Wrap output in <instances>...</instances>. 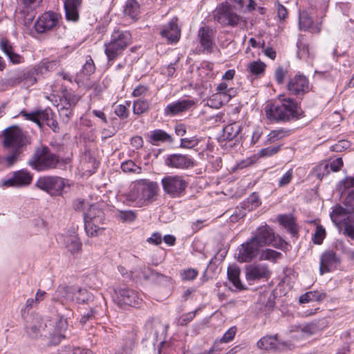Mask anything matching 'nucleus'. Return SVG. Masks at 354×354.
<instances>
[{
    "instance_id": "obj_25",
    "label": "nucleus",
    "mask_w": 354,
    "mask_h": 354,
    "mask_svg": "<svg viewBox=\"0 0 354 354\" xmlns=\"http://www.w3.org/2000/svg\"><path fill=\"white\" fill-rule=\"evenodd\" d=\"M78 227H73V234L68 236V252L74 258H77L82 251V243L76 233Z\"/></svg>"
},
{
    "instance_id": "obj_45",
    "label": "nucleus",
    "mask_w": 354,
    "mask_h": 354,
    "mask_svg": "<svg viewBox=\"0 0 354 354\" xmlns=\"http://www.w3.org/2000/svg\"><path fill=\"white\" fill-rule=\"evenodd\" d=\"M266 64L261 61H254L250 63L248 69L254 75H259L264 73Z\"/></svg>"
},
{
    "instance_id": "obj_17",
    "label": "nucleus",
    "mask_w": 354,
    "mask_h": 354,
    "mask_svg": "<svg viewBox=\"0 0 354 354\" xmlns=\"http://www.w3.org/2000/svg\"><path fill=\"white\" fill-rule=\"evenodd\" d=\"M261 247L252 238L243 243L239 249L237 259L239 262H250L257 257Z\"/></svg>"
},
{
    "instance_id": "obj_12",
    "label": "nucleus",
    "mask_w": 354,
    "mask_h": 354,
    "mask_svg": "<svg viewBox=\"0 0 354 354\" xmlns=\"http://www.w3.org/2000/svg\"><path fill=\"white\" fill-rule=\"evenodd\" d=\"M286 88L290 95L302 97L311 90V85L305 75L298 74L289 79Z\"/></svg>"
},
{
    "instance_id": "obj_44",
    "label": "nucleus",
    "mask_w": 354,
    "mask_h": 354,
    "mask_svg": "<svg viewBox=\"0 0 354 354\" xmlns=\"http://www.w3.org/2000/svg\"><path fill=\"white\" fill-rule=\"evenodd\" d=\"M121 169L126 173L140 174L142 171V168L131 160L123 162L121 164Z\"/></svg>"
},
{
    "instance_id": "obj_43",
    "label": "nucleus",
    "mask_w": 354,
    "mask_h": 354,
    "mask_svg": "<svg viewBox=\"0 0 354 354\" xmlns=\"http://www.w3.org/2000/svg\"><path fill=\"white\" fill-rule=\"evenodd\" d=\"M261 204V202L259 195L257 193L253 192L248 196L244 205L248 211H252L258 207Z\"/></svg>"
},
{
    "instance_id": "obj_2",
    "label": "nucleus",
    "mask_w": 354,
    "mask_h": 354,
    "mask_svg": "<svg viewBox=\"0 0 354 354\" xmlns=\"http://www.w3.org/2000/svg\"><path fill=\"white\" fill-rule=\"evenodd\" d=\"M265 113L266 118L274 122L297 120L303 117L300 106L291 97H282L278 102L268 104Z\"/></svg>"
},
{
    "instance_id": "obj_54",
    "label": "nucleus",
    "mask_w": 354,
    "mask_h": 354,
    "mask_svg": "<svg viewBox=\"0 0 354 354\" xmlns=\"http://www.w3.org/2000/svg\"><path fill=\"white\" fill-rule=\"evenodd\" d=\"M0 49L6 56H8V55H10L14 50V48L11 42L6 38L1 39Z\"/></svg>"
},
{
    "instance_id": "obj_8",
    "label": "nucleus",
    "mask_w": 354,
    "mask_h": 354,
    "mask_svg": "<svg viewBox=\"0 0 354 354\" xmlns=\"http://www.w3.org/2000/svg\"><path fill=\"white\" fill-rule=\"evenodd\" d=\"M30 144L27 131L17 126L8 127L4 131L3 146L8 149H23Z\"/></svg>"
},
{
    "instance_id": "obj_11",
    "label": "nucleus",
    "mask_w": 354,
    "mask_h": 354,
    "mask_svg": "<svg viewBox=\"0 0 354 354\" xmlns=\"http://www.w3.org/2000/svg\"><path fill=\"white\" fill-rule=\"evenodd\" d=\"M35 186L50 195L57 196L62 194L65 182L59 176H46L39 178Z\"/></svg>"
},
{
    "instance_id": "obj_26",
    "label": "nucleus",
    "mask_w": 354,
    "mask_h": 354,
    "mask_svg": "<svg viewBox=\"0 0 354 354\" xmlns=\"http://www.w3.org/2000/svg\"><path fill=\"white\" fill-rule=\"evenodd\" d=\"M299 28L302 30H309L312 33L318 34L322 30V23L313 24V19L306 12H303L299 16Z\"/></svg>"
},
{
    "instance_id": "obj_22",
    "label": "nucleus",
    "mask_w": 354,
    "mask_h": 354,
    "mask_svg": "<svg viewBox=\"0 0 354 354\" xmlns=\"http://www.w3.org/2000/svg\"><path fill=\"white\" fill-rule=\"evenodd\" d=\"M32 174L25 169L15 171L13 176L3 182L4 186L12 187H26L29 185L32 181Z\"/></svg>"
},
{
    "instance_id": "obj_38",
    "label": "nucleus",
    "mask_w": 354,
    "mask_h": 354,
    "mask_svg": "<svg viewBox=\"0 0 354 354\" xmlns=\"http://www.w3.org/2000/svg\"><path fill=\"white\" fill-rule=\"evenodd\" d=\"M124 12L132 19H136L140 13V5L136 0H128L126 3Z\"/></svg>"
},
{
    "instance_id": "obj_34",
    "label": "nucleus",
    "mask_w": 354,
    "mask_h": 354,
    "mask_svg": "<svg viewBox=\"0 0 354 354\" xmlns=\"http://www.w3.org/2000/svg\"><path fill=\"white\" fill-rule=\"evenodd\" d=\"M60 66V60H43L37 66L36 71L39 75H44L49 71L57 69Z\"/></svg>"
},
{
    "instance_id": "obj_19",
    "label": "nucleus",
    "mask_w": 354,
    "mask_h": 354,
    "mask_svg": "<svg viewBox=\"0 0 354 354\" xmlns=\"http://www.w3.org/2000/svg\"><path fill=\"white\" fill-rule=\"evenodd\" d=\"M194 160L187 155L173 153L167 156L165 164L169 167L174 169H187L194 166Z\"/></svg>"
},
{
    "instance_id": "obj_42",
    "label": "nucleus",
    "mask_w": 354,
    "mask_h": 354,
    "mask_svg": "<svg viewBox=\"0 0 354 354\" xmlns=\"http://www.w3.org/2000/svg\"><path fill=\"white\" fill-rule=\"evenodd\" d=\"M149 102L144 99H138L133 102V111L135 114L140 115L149 111Z\"/></svg>"
},
{
    "instance_id": "obj_64",
    "label": "nucleus",
    "mask_w": 354,
    "mask_h": 354,
    "mask_svg": "<svg viewBox=\"0 0 354 354\" xmlns=\"http://www.w3.org/2000/svg\"><path fill=\"white\" fill-rule=\"evenodd\" d=\"M276 9L277 10V16L280 20H284L288 16L287 9L279 3L276 5Z\"/></svg>"
},
{
    "instance_id": "obj_48",
    "label": "nucleus",
    "mask_w": 354,
    "mask_h": 354,
    "mask_svg": "<svg viewBox=\"0 0 354 354\" xmlns=\"http://www.w3.org/2000/svg\"><path fill=\"white\" fill-rule=\"evenodd\" d=\"M118 218L122 222H133L136 218V213L133 210H120L118 212Z\"/></svg>"
},
{
    "instance_id": "obj_32",
    "label": "nucleus",
    "mask_w": 354,
    "mask_h": 354,
    "mask_svg": "<svg viewBox=\"0 0 354 354\" xmlns=\"http://www.w3.org/2000/svg\"><path fill=\"white\" fill-rule=\"evenodd\" d=\"M318 330L317 326L311 322L305 325L295 326L290 330V332L299 333L302 338H305L315 334Z\"/></svg>"
},
{
    "instance_id": "obj_47",
    "label": "nucleus",
    "mask_w": 354,
    "mask_h": 354,
    "mask_svg": "<svg viewBox=\"0 0 354 354\" xmlns=\"http://www.w3.org/2000/svg\"><path fill=\"white\" fill-rule=\"evenodd\" d=\"M225 99L220 94H213L207 101V104L214 109H219L223 104Z\"/></svg>"
},
{
    "instance_id": "obj_29",
    "label": "nucleus",
    "mask_w": 354,
    "mask_h": 354,
    "mask_svg": "<svg viewBox=\"0 0 354 354\" xmlns=\"http://www.w3.org/2000/svg\"><path fill=\"white\" fill-rule=\"evenodd\" d=\"M39 75L35 67L28 71L19 72L15 77L17 82H24L27 85H32L37 82L36 76Z\"/></svg>"
},
{
    "instance_id": "obj_24",
    "label": "nucleus",
    "mask_w": 354,
    "mask_h": 354,
    "mask_svg": "<svg viewBox=\"0 0 354 354\" xmlns=\"http://www.w3.org/2000/svg\"><path fill=\"white\" fill-rule=\"evenodd\" d=\"M214 30L209 26L201 27L198 31V37L201 45L208 52H212L214 46Z\"/></svg>"
},
{
    "instance_id": "obj_23",
    "label": "nucleus",
    "mask_w": 354,
    "mask_h": 354,
    "mask_svg": "<svg viewBox=\"0 0 354 354\" xmlns=\"http://www.w3.org/2000/svg\"><path fill=\"white\" fill-rule=\"evenodd\" d=\"M195 104V102L192 100H181L177 102L169 104L164 110V114L166 116H174L180 113L185 112Z\"/></svg>"
},
{
    "instance_id": "obj_61",
    "label": "nucleus",
    "mask_w": 354,
    "mask_h": 354,
    "mask_svg": "<svg viewBox=\"0 0 354 354\" xmlns=\"http://www.w3.org/2000/svg\"><path fill=\"white\" fill-rule=\"evenodd\" d=\"M96 313V310L91 307L89 304V310L87 313H84L82 315V318L80 319V322L82 324L86 323L87 321L92 319L95 317V315Z\"/></svg>"
},
{
    "instance_id": "obj_6",
    "label": "nucleus",
    "mask_w": 354,
    "mask_h": 354,
    "mask_svg": "<svg viewBox=\"0 0 354 354\" xmlns=\"http://www.w3.org/2000/svg\"><path fill=\"white\" fill-rule=\"evenodd\" d=\"M104 203L91 205L86 213L84 214L85 231L90 236L101 234L104 227L105 214L103 209Z\"/></svg>"
},
{
    "instance_id": "obj_14",
    "label": "nucleus",
    "mask_w": 354,
    "mask_h": 354,
    "mask_svg": "<svg viewBox=\"0 0 354 354\" xmlns=\"http://www.w3.org/2000/svg\"><path fill=\"white\" fill-rule=\"evenodd\" d=\"M60 18V15L57 12H46L36 20L34 24L35 29L38 33L48 32L57 26Z\"/></svg>"
},
{
    "instance_id": "obj_1",
    "label": "nucleus",
    "mask_w": 354,
    "mask_h": 354,
    "mask_svg": "<svg viewBox=\"0 0 354 354\" xmlns=\"http://www.w3.org/2000/svg\"><path fill=\"white\" fill-rule=\"evenodd\" d=\"M48 323L50 325V322L45 321L41 316L36 315L32 317L31 322L27 325V333L32 338H37L39 336L48 337L50 339V344L56 346L65 338L66 318L64 315L60 316L53 330L46 332Z\"/></svg>"
},
{
    "instance_id": "obj_21",
    "label": "nucleus",
    "mask_w": 354,
    "mask_h": 354,
    "mask_svg": "<svg viewBox=\"0 0 354 354\" xmlns=\"http://www.w3.org/2000/svg\"><path fill=\"white\" fill-rule=\"evenodd\" d=\"M169 43H176L180 37V29L178 26V18L173 17L168 24L165 25L160 32Z\"/></svg>"
},
{
    "instance_id": "obj_15",
    "label": "nucleus",
    "mask_w": 354,
    "mask_h": 354,
    "mask_svg": "<svg viewBox=\"0 0 354 354\" xmlns=\"http://www.w3.org/2000/svg\"><path fill=\"white\" fill-rule=\"evenodd\" d=\"M341 263V257L333 250H328L320 256L319 274L323 275L333 271Z\"/></svg>"
},
{
    "instance_id": "obj_10",
    "label": "nucleus",
    "mask_w": 354,
    "mask_h": 354,
    "mask_svg": "<svg viewBox=\"0 0 354 354\" xmlns=\"http://www.w3.org/2000/svg\"><path fill=\"white\" fill-rule=\"evenodd\" d=\"M115 292V297L114 299L122 307L126 306L138 307L142 301L136 290L127 286L118 287Z\"/></svg>"
},
{
    "instance_id": "obj_55",
    "label": "nucleus",
    "mask_w": 354,
    "mask_h": 354,
    "mask_svg": "<svg viewBox=\"0 0 354 354\" xmlns=\"http://www.w3.org/2000/svg\"><path fill=\"white\" fill-rule=\"evenodd\" d=\"M198 144V140L195 137L192 138H181L180 140V147L182 148H193L197 146Z\"/></svg>"
},
{
    "instance_id": "obj_56",
    "label": "nucleus",
    "mask_w": 354,
    "mask_h": 354,
    "mask_svg": "<svg viewBox=\"0 0 354 354\" xmlns=\"http://www.w3.org/2000/svg\"><path fill=\"white\" fill-rule=\"evenodd\" d=\"M350 147V142L348 140H342L330 147V150L336 152H341Z\"/></svg>"
},
{
    "instance_id": "obj_59",
    "label": "nucleus",
    "mask_w": 354,
    "mask_h": 354,
    "mask_svg": "<svg viewBox=\"0 0 354 354\" xmlns=\"http://www.w3.org/2000/svg\"><path fill=\"white\" fill-rule=\"evenodd\" d=\"M236 333V327L235 326L231 327L224 333L223 336L222 337V338L221 339V342L227 343V342L232 341L234 339Z\"/></svg>"
},
{
    "instance_id": "obj_36",
    "label": "nucleus",
    "mask_w": 354,
    "mask_h": 354,
    "mask_svg": "<svg viewBox=\"0 0 354 354\" xmlns=\"http://www.w3.org/2000/svg\"><path fill=\"white\" fill-rule=\"evenodd\" d=\"M172 142L173 140L169 134L162 129H156L151 132L150 142L153 145H157L158 142Z\"/></svg>"
},
{
    "instance_id": "obj_62",
    "label": "nucleus",
    "mask_w": 354,
    "mask_h": 354,
    "mask_svg": "<svg viewBox=\"0 0 354 354\" xmlns=\"http://www.w3.org/2000/svg\"><path fill=\"white\" fill-rule=\"evenodd\" d=\"M10 62L13 64H21L24 62V58L13 50L8 56H7Z\"/></svg>"
},
{
    "instance_id": "obj_18",
    "label": "nucleus",
    "mask_w": 354,
    "mask_h": 354,
    "mask_svg": "<svg viewBox=\"0 0 354 354\" xmlns=\"http://www.w3.org/2000/svg\"><path fill=\"white\" fill-rule=\"evenodd\" d=\"M335 222H338L340 227H344L343 234L351 239H354V214L344 213L342 215H335L334 209L330 214Z\"/></svg>"
},
{
    "instance_id": "obj_41",
    "label": "nucleus",
    "mask_w": 354,
    "mask_h": 354,
    "mask_svg": "<svg viewBox=\"0 0 354 354\" xmlns=\"http://www.w3.org/2000/svg\"><path fill=\"white\" fill-rule=\"evenodd\" d=\"M297 57L301 59H306L307 61H311L313 58V55L310 51L309 46L299 41L297 44Z\"/></svg>"
},
{
    "instance_id": "obj_3",
    "label": "nucleus",
    "mask_w": 354,
    "mask_h": 354,
    "mask_svg": "<svg viewBox=\"0 0 354 354\" xmlns=\"http://www.w3.org/2000/svg\"><path fill=\"white\" fill-rule=\"evenodd\" d=\"M265 113L266 118L274 122L297 120L303 117L300 106L291 97H282L278 102L268 104Z\"/></svg>"
},
{
    "instance_id": "obj_50",
    "label": "nucleus",
    "mask_w": 354,
    "mask_h": 354,
    "mask_svg": "<svg viewBox=\"0 0 354 354\" xmlns=\"http://www.w3.org/2000/svg\"><path fill=\"white\" fill-rule=\"evenodd\" d=\"M281 256V254L279 252L271 249H266L262 251L261 259L275 261Z\"/></svg>"
},
{
    "instance_id": "obj_9",
    "label": "nucleus",
    "mask_w": 354,
    "mask_h": 354,
    "mask_svg": "<svg viewBox=\"0 0 354 354\" xmlns=\"http://www.w3.org/2000/svg\"><path fill=\"white\" fill-rule=\"evenodd\" d=\"M164 192L172 198L185 195L189 183L183 176H166L161 180Z\"/></svg>"
},
{
    "instance_id": "obj_20",
    "label": "nucleus",
    "mask_w": 354,
    "mask_h": 354,
    "mask_svg": "<svg viewBox=\"0 0 354 354\" xmlns=\"http://www.w3.org/2000/svg\"><path fill=\"white\" fill-rule=\"evenodd\" d=\"M252 239L255 241L261 248L268 245H275L274 243L275 241L274 233L272 229L267 225L259 227Z\"/></svg>"
},
{
    "instance_id": "obj_40",
    "label": "nucleus",
    "mask_w": 354,
    "mask_h": 354,
    "mask_svg": "<svg viewBox=\"0 0 354 354\" xmlns=\"http://www.w3.org/2000/svg\"><path fill=\"white\" fill-rule=\"evenodd\" d=\"M240 131V127L236 123L230 124L223 128L225 139L232 140L236 138Z\"/></svg>"
},
{
    "instance_id": "obj_39",
    "label": "nucleus",
    "mask_w": 354,
    "mask_h": 354,
    "mask_svg": "<svg viewBox=\"0 0 354 354\" xmlns=\"http://www.w3.org/2000/svg\"><path fill=\"white\" fill-rule=\"evenodd\" d=\"M291 133L290 129H279L277 130H272L267 136L266 143L271 144L277 140H279L286 136H288Z\"/></svg>"
},
{
    "instance_id": "obj_13",
    "label": "nucleus",
    "mask_w": 354,
    "mask_h": 354,
    "mask_svg": "<svg viewBox=\"0 0 354 354\" xmlns=\"http://www.w3.org/2000/svg\"><path fill=\"white\" fill-rule=\"evenodd\" d=\"M215 20L223 26H236L241 17L234 10L227 5H222L219 7L214 15Z\"/></svg>"
},
{
    "instance_id": "obj_58",
    "label": "nucleus",
    "mask_w": 354,
    "mask_h": 354,
    "mask_svg": "<svg viewBox=\"0 0 354 354\" xmlns=\"http://www.w3.org/2000/svg\"><path fill=\"white\" fill-rule=\"evenodd\" d=\"M198 309L183 315L178 319V324L181 326H185L189 323L196 316Z\"/></svg>"
},
{
    "instance_id": "obj_33",
    "label": "nucleus",
    "mask_w": 354,
    "mask_h": 354,
    "mask_svg": "<svg viewBox=\"0 0 354 354\" xmlns=\"http://www.w3.org/2000/svg\"><path fill=\"white\" fill-rule=\"evenodd\" d=\"M258 348L264 350H278L277 335L265 336L261 338L257 344Z\"/></svg>"
},
{
    "instance_id": "obj_60",
    "label": "nucleus",
    "mask_w": 354,
    "mask_h": 354,
    "mask_svg": "<svg viewBox=\"0 0 354 354\" xmlns=\"http://www.w3.org/2000/svg\"><path fill=\"white\" fill-rule=\"evenodd\" d=\"M292 178V169H290L279 179V186L283 187L289 184Z\"/></svg>"
},
{
    "instance_id": "obj_5",
    "label": "nucleus",
    "mask_w": 354,
    "mask_h": 354,
    "mask_svg": "<svg viewBox=\"0 0 354 354\" xmlns=\"http://www.w3.org/2000/svg\"><path fill=\"white\" fill-rule=\"evenodd\" d=\"M61 163L59 156L52 153L50 149L46 146L37 148L28 161V165L37 171H45L57 168Z\"/></svg>"
},
{
    "instance_id": "obj_7",
    "label": "nucleus",
    "mask_w": 354,
    "mask_h": 354,
    "mask_svg": "<svg viewBox=\"0 0 354 354\" xmlns=\"http://www.w3.org/2000/svg\"><path fill=\"white\" fill-rule=\"evenodd\" d=\"M131 44V35L129 31L114 30L109 43L105 44L104 53L109 62L120 56Z\"/></svg>"
},
{
    "instance_id": "obj_4",
    "label": "nucleus",
    "mask_w": 354,
    "mask_h": 354,
    "mask_svg": "<svg viewBox=\"0 0 354 354\" xmlns=\"http://www.w3.org/2000/svg\"><path fill=\"white\" fill-rule=\"evenodd\" d=\"M156 183L142 180L133 185L126 194V200L134 203L135 206L141 207L147 205L153 201L156 194Z\"/></svg>"
},
{
    "instance_id": "obj_30",
    "label": "nucleus",
    "mask_w": 354,
    "mask_h": 354,
    "mask_svg": "<svg viewBox=\"0 0 354 354\" xmlns=\"http://www.w3.org/2000/svg\"><path fill=\"white\" fill-rule=\"evenodd\" d=\"M71 299L80 304H90L93 300V296L89 293L86 289L78 288L76 291L73 293L71 296Z\"/></svg>"
},
{
    "instance_id": "obj_51",
    "label": "nucleus",
    "mask_w": 354,
    "mask_h": 354,
    "mask_svg": "<svg viewBox=\"0 0 354 354\" xmlns=\"http://www.w3.org/2000/svg\"><path fill=\"white\" fill-rule=\"evenodd\" d=\"M281 149V145L271 146L261 149L259 155L261 157H270L277 153Z\"/></svg>"
},
{
    "instance_id": "obj_16",
    "label": "nucleus",
    "mask_w": 354,
    "mask_h": 354,
    "mask_svg": "<svg viewBox=\"0 0 354 354\" xmlns=\"http://www.w3.org/2000/svg\"><path fill=\"white\" fill-rule=\"evenodd\" d=\"M271 272L267 265L263 263H252L245 267V278L248 281L268 280Z\"/></svg>"
},
{
    "instance_id": "obj_37",
    "label": "nucleus",
    "mask_w": 354,
    "mask_h": 354,
    "mask_svg": "<svg viewBox=\"0 0 354 354\" xmlns=\"http://www.w3.org/2000/svg\"><path fill=\"white\" fill-rule=\"evenodd\" d=\"M326 297V293L318 291H309L299 297V303L305 304L312 301H322Z\"/></svg>"
},
{
    "instance_id": "obj_49",
    "label": "nucleus",
    "mask_w": 354,
    "mask_h": 354,
    "mask_svg": "<svg viewBox=\"0 0 354 354\" xmlns=\"http://www.w3.org/2000/svg\"><path fill=\"white\" fill-rule=\"evenodd\" d=\"M95 71V66L91 55L86 57L85 63L82 67V72L86 75L93 74Z\"/></svg>"
},
{
    "instance_id": "obj_53",
    "label": "nucleus",
    "mask_w": 354,
    "mask_h": 354,
    "mask_svg": "<svg viewBox=\"0 0 354 354\" xmlns=\"http://www.w3.org/2000/svg\"><path fill=\"white\" fill-rule=\"evenodd\" d=\"M10 153L8 155L5 160L9 166L14 165L18 160L19 156L23 151L17 149H10Z\"/></svg>"
},
{
    "instance_id": "obj_27",
    "label": "nucleus",
    "mask_w": 354,
    "mask_h": 354,
    "mask_svg": "<svg viewBox=\"0 0 354 354\" xmlns=\"http://www.w3.org/2000/svg\"><path fill=\"white\" fill-rule=\"evenodd\" d=\"M227 278L236 290H243L245 288L240 279L241 270L236 265H230L227 268Z\"/></svg>"
},
{
    "instance_id": "obj_35",
    "label": "nucleus",
    "mask_w": 354,
    "mask_h": 354,
    "mask_svg": "<svg viewBox=\"0 0 354 354\" xmlns=\"http://www.w3.org/2000/svg\"><path fill=\"white\" fill-rule=\"evenodd\" d=\"M82 0H68V21L76 22L79 20V8Z\"/></svg>"
},
{
    "instance_id": "obj_57",
    "label": "nucleus",
    "mask_w": 354,
    "mask_h": 354,
    "mask_svg": "<svg viewBox=\"0 0 354 354\" xmlns=\"http://www.w3.org/2000/svg\"><path fill=\"white\" fill-rule=\"evenodd\" d=\"M328 166H330V169L334 171L337 172L340 170V169L343 166V160L342 158H337L335 160H333L330 165L325 164L323 167L325 169H327Z\"/></svg>"
},
{
    "instance_id": "obj_46",
    "label": "nucleus",
    "mask_w": 354,
    "mask_h": 354,
    "mask_svg": "<svg viewBox=\"0 0 354 354\" xmlns=\"http://www.w3.org/2000/svg\"><path fill=\"white\" fill-rule=\"evenodd\" d=\"M52 117V111L50 109H44L37 111V124L41 127L44 124H47L50 118Z\"/></svg>"
},
{
    "instance_id": "obj_28",
    "label": "nucleus",
    "mask_w": 354,
    "mask_h": 354,
    "mask_svg": "<svg viewBox=\"0 0 354 354\" xmlns=\"http://www.w3.org/2000/svg\"><path fill=\"white\" fill-rule=\"evenodd\" d=\"M345 207L336 206L334 209L335 215H342L344 213H352L354 212V190L351 192L346 197L344 203Z\"/></svg>"
},
{
    "instance_id": "obj_52",
    "label": "nucleus",
    "mask_w": 354,
    "mask_h": 354,
    "mask_svg": "<svg viewBox=\"0 0 354 354\" xmlns=\"http://www.w3.org/2000/svg\"><path fill=\"white\" fill-rule=\"evenodd\" d=\"M325 235V229L322 225L317 226L313 238L314 243L317 245L321 244L323 242Z\"/></svg>"
},
{
    "instance_id": "obj_63",
    "label": "nucleus",
    "mask_w": 354,
    "mask_h": 354,
    "mask_svg": "<svg viewBox=\"0 0 354 354\" xmlns=\"http://www.w3.org/2000/svg\"><path fill=\"white\" fill-rule=\"evenodd\" d=\"M147 241L150 244L158 245L162 243V238L160 233L154 232L147 239Z\"/></svg>"
},
{
    "instance_id": "obj_31",
    "label": "nucleus",
    "mask_w": 354,
    "mask_h": 354,
    "mask_svg": "<svg viewBox=\"0 0 354 354\" xmlns=\"http://www.w3.org/2000/svg\"><path fill=\"white\" fill-rule=\"evenodd\" d=\"M279 223L286 228L292 236L298 233V227L295 223V218L290 215H279L278 216Z\"/></svg>"
}]
</instances>
